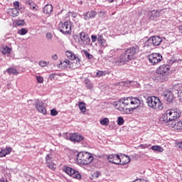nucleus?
<instances>
[{"mask_svg":"<svg viewBox=\"0 0 182 182\" xmlns=\"http://www.w3.org/2000/svg\"><path fill=\"white\" fill-rule=\"evenodd\" d=\"M140 105H141V100L134 97H124L114 102L115 109L123 112L125 114H132L134 110L140 107Z\"/></svg>","mask_w":182,"mask_h":182,"instance_id":"nucleus-1","label":"nucleus"},{"mask_svg":"<svg viewBox=\"0 0 182 182\" xmlns=\"http://www.w3.org/2000/svg\"><path fill=\"white\" fill-rule=\"evenodd\" d=\"M181 117V111L177 108L168 109L161 118V122H173Z\"/></svg>","mask_w":182,"mask_h":182,"instance_id":"nucleus-2","label":"nucleus"},{"mask_svg":"<svg viewBox=\"0 0 182 182\" xmlns=\"http://www.w3.org/2000/svg\"><path fill=\"white\" fill-rule=\"evenodd\" d=\"M77 161L82 166H89L93 161V155L89 152L81 151L77 154Z\"/></svg>","mask_w":182,"mask_h":182,"instance_id":"nucleus-3","label":"nucleus"},{"mask_svg":"<svg viewBox=\"0 0 182 182\" xmlns=\"http://www.w3.org/2000/svg\"><path fill=\"white\" fill-rule=\"evenodd\" d=\"M146 103L149 107L154 109V110H163V103L161 102V100H160V98L156 96L148 97Z\"/></svg>","mask_w":182,"mask_h":182,"instance_id":"nucleus-4","label":"nucleus"},{"mask_svg":"<svg viewBox=\"0 0 182 182\" xmlns=\"http://www.w3.org/2000/svg\"><path fill=\"white\" fill-rule=\"evenodd\" d=\"M65 55L68 59L70 60H75L76 62H73L70 63V68L71 69H77L79 66H80V58H79V55L75 54L72 50H67L65 52Z\"/></svg>","mask_w":182,"mask_h":182,"instance_id":"nucleus-5","label":"nucleus"},{"mask_svg":"<svg viewBox=\"0 0 182 182\" xmlns=\"http://www.w3.org/2000/svg\"><path fill=\"white\" fill-rule=\"evenodd\" d=\"M63 173H65V174H68V176H70V177H73V178H77V180H80V178H82L80 173L70 166L65 165L63 166Z\"/></svg>","mask_w":182,"mask_h":182,"instance_id":"nucleus-6","label":"nucleus"},{"mask_svg":"<svg viewBox=\"0 0 182 182\" xmlns=\"http://www.w3.org/2000/svg\"><path fill=\"white\" fill-rule=\"evenodd\" d=\"M78 43L82 48H86L90 45V37L85 31H82L79 33Z\"/></svg>","mask_w":182,"mask_h":182,"instance_id":"nucleus-7","label":"nucleus"},{"mask_svg":"<svg viewBox=\"0 0 182 182\" xmlns=\"http://www.w3.org/2000/svg\"><path fill=\"white\" fill-rule=\"evenodd\" d=\"M125 52L127 55H128L131 60H134L137 58V53L140 52V48L139 47V46L130 47L125 50Z\"/></svg>","mask_w":182,"mask_h":182,"instance_id":"nucleus-8","label":"nucleus"},{"mask_svg":"<svg viewBox=\"0 0 182 182\" xmlns=\"http://www.w3.org/2000/svg\"><path fill=\"white\" fill-rule=\"evenodd\" d=\"M148 59L149 63H151L154 66V65H157L163 60V55L159 53H153L148 55Z\"/></svg>","mask_w":182,"mask_h":182,"instance_id":"nucleus-9","label":"nucleus"},{"mask_svg":"<svg viewBox=\"0 0 182 182\" xmlns=\"http://www.w3.org/2000/svg\"><path fill=\"white\" fill-rule=\"evenodd\" d=\"M170 65L167 64L161 65L156 68L157 75H161V76H168L170 75Z\"/></svg>","mask_w":182,"mask_h":182,"instance_id":"nucleus-10","label":"nucleus"},{"mask_svg":"<svg viewBox=\"0 0 182 182\" xmlns=\"http://www.w3.org/2000/svg\"><path fill=\"white\" fill-rule=\"evenodd\" d=\"M58 28L63 33H72V23L70 21H65L64 23H60Z\"/></svg>","mask_w":182,"mask_h":182,"instance_id":"nucleus-11","label":"nucleus"},{"mask_svg":"<svg viewBox=\"0 0 182 182\" xmlns=\"http://www.w3.org/2000/svg\"><path fill=\"white\" fill-rule=\"evenodd\" d=\"M131 60H132L129 58L128 54L126 53V51H124L117 58L116 63H118V65H127V63H129V62H130Z\"/></svg>","mask_w":182,"mask_h":182,"instance_id":"nucleus-12","label":"nucleus"},{"mask_svg":"<svg viewBox=\"0 0 182 182\" xmlns=\"http://www.w3.org/2000/svg\"><path fill=\"white\" fill-rule=\"evenodd\" d=\"M46 164L47 167L50 168V170H52L53 171H55L56 164H55V162H53V158L49 154H48L46 156Z\"/></svg>","mask_w":182,"mask_h":182,"instance_id":"nucleus-13","label":"nucleus"},{"mask_svg":"<svg viewBox=\"0 0 182 182\" xmlns=\"http://www.w3.org/2000/svg\"><path fill=\"white\" fill-rule=\"evenodd\" d=\"M36 109L39 112V113H42V114H46V107H45V105L42 101H36Z\"/></svg>","mask_w":182,"mask_h":182,"instance_id":"nucleus-14","label":"nucleus"},{"mask_svg":"<svg viewBox=\"0 0 182 182\" xmlns=\"http://www.w3.org/2000/svg\"><path fill=\"white\" fill-rule=\"evenodd\" d=\"M109 163L113 164H120V156L117 154H111L108 156Z\"/></svg>","mask_w":182,"mask_h":182,"instance_id":"nucleus-15","label":"nucleus"},{"mask_svg":"<svg viewBox=\"0 0 182 182\" xmlns=\"http://www.w3.org/2000/svg\"><path fill=\"white\" fill-rule=\"evenodd\" d=\"M164 100L168 103H171L174 100V95L171 90H166L164 92Z\"/></svg>","mask_w":182,"mask_h":182,"instance_id":"nucleus-16","label":"nucleus"},{"mask_svg":"<svg viewBox=\"0 0 182 182\" xmlns=\"http://www.w3.org/2000/svg\"><path fill=\"white\" fill-rule=\"evenodd\" d=\"M98 45L100 46V48H102L105 49V48H107V42L105 39V37L103 36V34H98Z\"/></svg>","mask_w":182,"mask_h":182,"instance_id":"nucleus-17","label":"nucleus"},{"mask_svg":"<svg viewBox=\"0 0 182 182\" xmlns=\"http://www.w3.org/2000/svg\"><path fill=\"white\" fill-rule=\"evenodd\" d=\"M85 138L82 136V135H79L76 133H74V134H72L70 136V140L71 141H76L77 143H79L80 141H82V140L84 139Z\"/></svg>","mask_w":182,"mask_h":182,"instance_id":"nucleus-18","label":"nucleus"},{"mask_svg":"<svg viewBox=\"0 0 182 182\" xmlns=\"http://www.w3.org/2000/svg\"><path fill=\"white\" fill-rule=\"evenodd\" d=\"M25 4L27 6H29L31 11H38V5H36V4H35L33 0H26Z\"/></svg>","mask_w":182,"mask_h":182,"instance_id":"nucleus-19","label":"nucleus"},{"mask_svg":"<svg viewBox=\"0 0 182 182\" xmlns=\"http://www.w3.org/2000/svg\"><path fill=\"white\" fill-rule=\"evenodd\" d=\"M130 163V157L127 156V155H122L121 157L119 156V164L121 166H124V164H128Z\"/></svg>","mask_w":182,"mask_h":182,"instance_id":"nucleus-20","label":"nucleus"},{"mask_svg":"<svg viewBox=\"0 0 182 182\" xmlns=\"http://www.w3.org/2000/svg\"><path fill=\"white\" fill-rule=\"evenodd\" d=\"M53 11V6L51 4H46L43 8V14L46 15H50Z\"/></svg>","mask_w":182,"mask_h":182,"instance_id":"nucleus-21","label":"nucleus"},{"mask_svg":"<svg viewBox=\"0 0 182 182\" xmlns=\"http://www.w3.org/2000/svg\"><path fill=\"white\" fill-rule=\"evenodd\" d=\"M150 41H151L154 46H159V45H160V43H161L163 41V39H161V38L159 36H153Z\"/></svg>","mask_w":182,"mask_h":182,"instance_id":"nucleus-22","label":"nucleus"},{"mask_svg":"<svg viewBox=\"0 0 182 182\" xmlns=\"http://www.w3.org/2000/svg\"><path fill=\"white\" fill-rule=\"evenodd\" d=\"M7 14H9L10 16L15 18V16H18V15H19V11H18V9L16 8L9 9Z\"/></svg>","mask_w":182,"mask_h":182,"instance_id":"nucleus-23","label":"nucleus"},{"mask_svg":"<svg viewBox=\"0 0 182 182\" xmlns=\"http://www.w3.org/2000/svg\"><path fill=\"white\" fill-rule=\"evenodd\" d=\"M70 60L68 59L61 60H60V65L63 69H66V68H70Z\"/></svg>","mask_w":182,"mask_h":182,"instance_id":"nucleus-24","label":"nucleus"},{"mask_svg":"<svg viewBox=\"0 0 182 182\" xmlns=\"http://www.w3.org/2000/svg\"><path fill=\"white\" fill-rule=\"evenodd\" d=\"M171 126L173 129H175V130H181L182 132V119L176 122L175 124H172Z\"/></svg>","mask_w":182,"mask_h":182,"instance_id":"nucleus-25","label":"nucleus"},{"mask_svg":"<svg viewBox=\"0 0 182 182\" xmlns=\"http://www.w3.org/2000/svg\"><path fill=\"white\" fill-rule=\"evenodd\" d=\"M151 149L153 151H159V153H163L164 151V149L159 145H154Z\"/></svg>","mask_w":182,"mask_h":182,"instance_id":"nucleus-26","label":"nucleus"},{"mask_svg":"<svg viewBox=\"0 0 182 182\" xmlns=\"http://www.w3.org/2000/svg\"><path fill=\"white\" fill-rule=\"evenodd\" d=\"M78 107L82 113H86V104L85 102H80L78 103Z\"/></svg>","mask_w":182,"mask_h":182,"instance_id":"nucleus-27","label":"nucleus"},{"mask_svg":"<svg viewBox=\"0 0 182 182\" xmlns=\"http://www.w3.org/2000/svg\"><path fill=\"white\" fill-rule=\"evenodd\" d=\"M84 82L86 85V87L90 90H92V89H93V85L92 84V82H90V80H89V78H85Z\"/></svg>","mask_w":182,"mask_h":182,"instance_id":"nucleus-28","label":"nucleus"},{"mask_svg":"<svg viewBox=\"0 0 182 182\" xmlns=\"http://www.w3.org/2000/svg\"><path fill=\"white\" fill-rule=\"evenodd\" d=\"M100 123L102 126H109V123H110V122L107 118H104L100 121Z\"/></svg>","mask_w":182,"mask_h":182,"instance_id":"nucleus-29","label":"nucleus"},{"mask_svg":"<svg viewBox=\"0 0 182 182\" xmlns=\"http://www.w3.org/2000/svg\"><path fill=\"white\" fill-rule=\"evenodd\" d=\"M96 15H97V13H96V11H88L87 12V14H86L87 18H95Z\"/></svg>","mask_w":182,"mask_h":182,"instance_id":"nucleus-30","label":"nucleus"},{"mask_svg":"<svg viewBox=\"0 0 182 182\" xmlns=\"http://www.w3.org/2000/svg\"><path fill=\"white\" fill-rule=\"evenodd\" d=\"M6 72H8V73L9 75H16L18 73V71L16 70V69L14 68H10L9 69L6 70Z\"/></svg>","mask_w":182,"mask_h":182,"instance_id":"nucleus-31","label":"nucleus"},{"mask_svg":"<svg viewBox=\"0 0 182 182\" xmlns=\"http://www.w3.org/2000/svg\"><path fill=\"white\" fill-rule=\"evenodd\" d=\"M84 55L87 58V59H92L93 58V55L90 54L87 50H82Z\"/></svg>","mask_w":182,"mask_h":182,"instance_id":"nucleus-32","label":"nucleus"},{"mask_svg":"<svg viewBox=\"0 0 182 182\" xmlns=\"http://www.w3.org/2000/svg\"><path fill=\"white\" fill-rule=\"evenodd\" d=\"M117 124L119 126H123L124 124V119L122 117H119L117 119Z\"/></svg>","mask_w":182,"mask_h":182,"instance_id":"nucleus-33","label":"nucleus"},{"mask_svg":"<svg viewBox=\"0 0 182 182\" xmlns=\"http://www.w3.org/2000/svg\"><path fill=\"white\" fill-rule=\"evenodd\" d=\"M11 52H12V50L11 49V48L9 47H6L3 50L2 53L4 55H6V53H11Z\"/></svg>","mask_w":182,"mask_h":182,"instance_id":"nucleus-34","label":"nucleus"},{"mask_svg":"<svg viewBox=\"0 0 182 182\" xmlns=\"http://www.w3.org/2000/svg\"><path fill=\"white\" fill-rule=\"evenodd\" d=\"M98 38H99V35H97V36L92 35L91 36V40L93 43H95V42H96V41H98Z\"/></svg>","mask_w":182,"mask_h":182,"instance_id":"nucleus-35","label":"nucleus"},{"mask_svg":"<svg viewBox=\"0 0 182 182\" xmlns=\"http://www.w3.org/2000/svg\"><path fill=\"white\" fill-rule=\"evenodd\" d=\"M151 146V144H144L139 146V149H149Z\"/></svg>","mask_w":182,"mask_h":182,"instance_id":"nucleus-36","label":"nucleus"},{"mask_svg":"<svg viewBox=\"0 0 182 182\" xmlns=\"http://www.w3.org/2000/svg\"><path fill=\"white\" fill-rule=\"evenodd\" d=\"M11 151H12V148H11L9 146H6V150H5L6 156V154H11Z\"/></svg>","mask_w":182,"mask_h":182,"instance_id":"nucleus-37","label":"nucleus"},{"mask_svg":"<svg viewBox=\"0 0 182 182\" xmlns=\"http://www.w3.org/2000/svg\"><path fill=\"white\" fill-rule=\"evenodd\" d=\"M96 75L98 77H100V76H106V73L104 71H98Z\"/></svg>","mask_w":182,"mask_h":182,"instance_id":"nucleus-38","label":"nucleus"},{"mask_svg":"<svg viewBox=\"0 0 182 182\" xmlns=\"http://www.w3.org/2000/svg\"><path fill=\"white\" fill-rule=\"evenodd\" d=\"M50 114L51 116H58V111L56 110V109L53 108V109H51Z\"/></svg>","mask_w":182,"mask_h":182,"instance_id":"nucleus-39","label":"nucleus"},{"mask_svg":"<svg viewBox=\"0 0 182 182\" xmlns=\"http://www.w3.org/2000/svg\"><path fill=\"white\" fill-rule=\"evenodd\" d=\"M36 80L38 83H42L43 82V77L38 75L36 76Z\"/></svg>","mask_w":182,"mask_h":182,"instance_id":"nucleus-40","label":"nucleus"},{"mask_svg":"<svg viewBox=\"0 0 182 182\" xmlns=\"http://www.w3.org/2000/svg\"><path fill=\"white\" fill-rule=\"evenodd\" d=\"M157 14H159V11L156 10H153L152 11H151L150 16H157Z\"/></svg>","mask_w":182,"mask_h":182,"instance_id":"nucleus-41","label":"nucleus"},{"mask_svg":"<svg viewBox=\"0 0 182 182\" xmlns=\"http://www.w3.org/2000/svg\"><path fill=\"white\" fill-rule=\"evenodd\" d=\"M39 65L40 66H41V68H45V66H46L48 63L46 61H40Z\"/></svg>","mask_w":182,"mask_h":182,"instance_id":"nucleus-42","label":"nucleus"},{"mask_svg":"<svg viewBox=\"0 0 182 182\" xmlns=\"http://www.w3.org/2000/svg\"><path fill=\"white\" fill-rule=\"evenodd\" d=\"M5 149H1L0 151V157H6Z\"/></svg>","mask_w":182,"mask_h":182,"instance_id":"nucleus-43","label":"nucleus"},{"mask_svg":"<svg viewBox=\"0 0 182 182\" xmlns=\"http://www.w3.org/2000/svg\"><path fill=\"white\" fill-rule=\"evenodd\" d=\"M14 8H16V9H19V1H15L14 3Z\"/></svg>","mask_w":182,"mask_h":182,"instance_id":"nucleus-44","label":"nucleus"},{"mask_svg":"<svg viewBox=\"0 0 182 182\" xmlns=\"http://www.w3.org/2000/svg\"><path fill=\"white\" fill-rule=\"evenodd\" d=\"M16 25H18V26H21L23 25V20L17 21Z\"/></svg>","mask_w":182,"mask_h":182,"instance_id":"nucleus-45","label":"nucleus"},{"mask_svg":"<svg viewBox=\"0 0 182 182\" xmlns=\"http://www.w3.org/2000/svg\"><path fill=\"white\" fill-rule=\"evenodd\" d=\"M100 18H106V13L104 11L100 12Z\"/></svg>","mask_w":182,"mask_h":182,"instance_id":"nucleus-46","label":"nucleus"},{"mask_svg":"<svg viewBox=\"0 0 182 182\" xmlns=\"http://www.w3.org/2000/svg\"><path fill=\"white\" fill-rule=\"evenodd\" d=\"M176 147H177V149H181V150H182V141L177 142L176 143Z\"/></svg>","mask_w":182,"mask_h":182,"instance_id":"nucleus-47","label":"nucleus"},{"mask_svg":"<svg viewBox=\"0 0 182 182\" xmlns=\"http://www.w3.org/2000/svg\"><path fill=\"white\" fill-rule=\"evenodd\" d=\"M49 77H50V80H53V79H55V77H56V73L50 74L49 75Z\"/></svg>","mask_w":182,"mask_h":182,"instance_id":"nucleus-48","label":"nucleus"},{"mask_svg":"<svg viewBox=\"0 0 182 182\" xmlns=\"http://www.w3.org/2000/svg\"><path fill=\"white\" fill-rule=\"evenodd\" d=\"M52 33H47V34H46V38H47V39H52Z\"/></svg>","mask_w":182,"mask_h":182,"instance_id":"nucleus-49","label":"nucleus"},{"mask_svg":"<svg viewBox=\"0 0 182 182\" xmlns=\"http://www.w3.org/2000/svg\"><path fill=\"white\" fill-rule=\"evenodd\" d=\"M134 182H147V181L144 179H136Z\"/></svg>","mask_w":182,"mask_h":182,"instance_id":"nucleus-50","label":"nucleus"},{"mask_svg":"<svg viewBox=\"0 0 182 182\" xmlns=\"http://www.w3.org/2000/svg\"><path fill=\"white\" fill-rule=\"evenodd\" d=\"M99 176H100V173L96 172L94 173L93 177H95L96 178H97Z\"/></svg>","mask_w":182,"mask_h":182,"instance_id":"nucleus-51","label":"nucleus"},{"mask_svg":"<svg viewBox=\"0 0 182 182\" xmlns=\"http://www.w3.org/2000/svg\"><path fill=\"white\" fill-rule=\"evenodd\" d=\"M18 33L19 35H23V28H21V30H18Z\"/></svg>","mask_w":182,"mask_h":182,"instance_id":"nucleus-52","label":"nucleus"},{"mask_svg":"<svg viewBox=\"0 0 182 182\" xmlns=\"http://www.w3.org/2000/svg\"><path fill=\"white\" fill-rule=\"evenodd\" d=\"M52 59H53V60H58V55L55 54L52 56Z\"/></svg>","mask_w":182,"mask_h":182,"instance_id":"nucleus-53","label":"nucleus"},{"mask_svg":"<svg viewBox=\"0 0 182 182\" xmlns=\"http://www.w3.org/2000/svg\"><path fill=\"white\" fill-rule=\"evenodd\" d=\"M26 33H28V30L23 28V35H26Z\"/></svg>","mask_w":182,"mask_h":182,"instance_id":"nucleus-54","label":"nucleus"},{"mask_svg":"<svg viewBox=\"0 0 182 182\" xmlns=\"http://www.w3.org/2000/svg\"><path fill=\"white\" fill-rule=\"evenodd\" d=\"M178 29H179V32L182 33V25L178 27Z\"/></svg>","mask_w":182,"mask_h":182,"instance_id":"nucleus-55","label":"nucleus"},{"mask_svg":"<svg viewBox=\"0 0 182 182\" xmlns=\"http://www.w3.org/2000/svg\"><path fill=\"white\" fill-rule=\"evenodd\" d=\"M98 53H100V55H102V53H103V50H99Z\"/></svg>","mask_w":182,"mask_h":182,"instance_id":"nucleus-56","label":"nucleus"},{"mask_svg":"<svg viewBox=\"0 0 182 182\" xmlns=\"http://www.w3.org/2000/svg\"><path fill=\"white\" fill-rule=\"evenodd\" d=\"M108 1V2H109V4H112V2H114V1H116V0H107Z\"/></svg>","mask_w":182,"mask_h":182,"instance_id":"nucleus-57","label":"nucleus"},{"mask_svg":"<svg viewBox=\"0 0 182 182\" xmlns=\"http://www.w3.org/2000/svg\"><path fill=\"white\" fill-rule=\"evenodd\" d=\"M179 97H181V99H182V92H180Z\"/></svg>","mask_w":182,"mask_h":182,"instance_id":"nucleus-58","label":"nucleus"},{"mask_svg":"<svg viewBox=\"0 0 182 182\" xmlns=\"http://www.w3.org/2000/svg\"><path fill=\"white\" fill-rule=\"evenodd\" d=\"M0 182H6L4 179H0Z\"/></svg>","mask_w":182,"mask_h":182,"instance_id":"nucleus-59","label":"nucleus"},{"mask_svg":"<svg viewBox=\"0 0 182 182\" xmlns=\"http://www.w3.org/2000/svg\"><path fill=\"white\" fill-rule=\"evenodd\" d=\"M88 1H92V0H88Z\"/></svg>","mask_w":182,"mask_h":182,"instance_id":"nucleus-60","label":"nucleus"}]
</instances>
